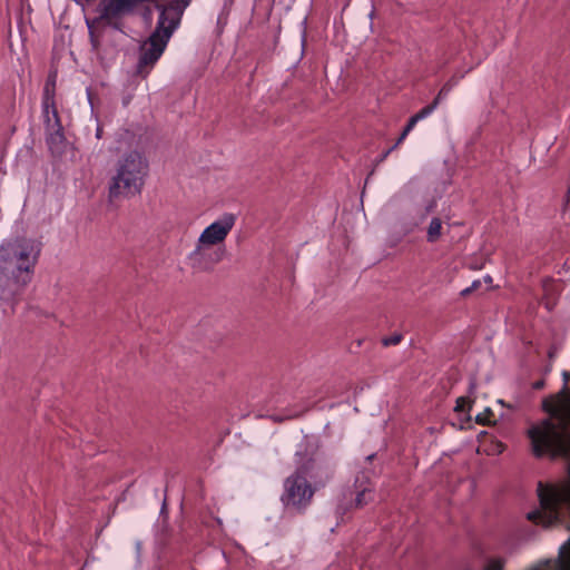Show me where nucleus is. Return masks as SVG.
Here are the masks:
<instances>
[{"label": "nucleus", "instance_id": "obj_1", "mask_svg": "<svg viewBox=\"0 0 570 570\" xmlns=\"http://www.w3.org/2000/svg\"><path fill=\"white\" fill-rule=\"evenodd\" d=\"M543 410L556 417L557 422L546 419L529 429L528 436L534 456L550 454L552 458H570V413H561L559 406L550 401L543 402Z\"/></svg>", "mask_w": 570, "mask_h": 570}, {"label": "nucleus", "instance_id": "obj_2", "mask_svg": "<svg viewBox=\"0 0 570 570\" xmlns=\"http://www.w3.org/2000/svg\"><path fill=\"white\" fill-rule=\"evenodd\" d=\"M149 164L139 151L132 150L124 155L117 163L116 175L109 183V199L139 195L148 175Z\"/></svg>", "mask_w": 570, "mask_h": 570}, {"label": "nucleus", "instance_id": "obj_3", "mask_svg": "<svg viewBox=\"0 0 570 570\" xmlns=\"http://www.w3.org/2000/svg\"><path fill=\"white\" fill-rule=\"evenodd\" d=\"M537 491L540 509L530 511L527 519L546 528L551 527L560 520L561 505L570 509V483L557 487L539 482Z\"/></svg>", "mask_w": 570, "mask_h": 570}, {"label": "nucleus", "instance_id": "obj_4", "mask_svg": "<svg viewBox=\"0 0 570 570\" xmlns=\"http://www.w3.org/2000/svg\"><path fill=\"white\" fill-rule=\"evenodd\" d=\"M41 244L29 238H16L0 246V268L33 275Z\"/></svg>", "mask_w": 570, "mask_h": 570}, {"label": "nucleus", "instance_id": "obj_5", "mask_svg": "<svg viewBox=\"0 0 570 570\" xmlns=\"http://www.w3.org/2000/svg\"><path fill=\"white\" fill-rule=\"evenodd\" d=\"M296 456L298 460L295 471L308 480L316 490L325 487L332 480L335 466L326 454L315 452L308 455L296 452Z\"/></svg>", "mask_w": 570, "mask_h": 570}, {"label": "nucleus", "instance_id": "obj_6", "mask_svg": "<svg viewBox=\"0 0 570 570\" xmlns=\"http://www.w3.org/2000/svg\"><path fill=\"white\" fill-rule=\"evenodd\" d=\"M315 491L308 480L294 471L283 482L281 502L286 510L302 513L312 503Z\"/></svg>", "mask_w": 570, "mask_h": 570}, {"label": "nucleus", "instance_id": "obj_7", "mask_svg": "<svg viewBox=\"0 0 570 570\" xmlns=\"http://www.w3.org/2000/svg\"><path fill=\"white\" fill-rule=\"evenodd\" d=\"M169 38H165L160 33L153 31L139 48V59L136 67V73L146 78L155 63L164 53Z\"/></svg>", "mask_w": 570, "mask_h": 570}, {"label": "nucleus", "instance_id": "obj_8", "mask_svg": "<svg viewBox=\"0 0 570 570\" xmlns=\"http://www.w3.org/2000/svg\"><path fill=\"white\" fill-rule=\"evenodd\" d=\"M8 275L0 277V301L9 303L11 308L18 302L26 286L31 282V274L19 272L16 269L7 271Z\"/></svg>", "mask_w": 570, "mask_h": 570}, {"label": "nucleus", "instance_id": "obj_9", "mask_svg": "<svg viewBox=\"0 0 570 570\" xmlns=\"http://www.w3.org/2000/svg\"><path fill=\"white\" fill-rule=\"evenodd\" d=\"M225 249L197 240L195 249L189 253L188 262L193 269L198 272H210L223 261Z\"/></svg>", "mask_w": 570, "mask_h": 570}, {"label": "nucleus", "instance_id": "obj_10", "mask_svg": "<svg viewBox=\"0 0 570 570\" xmlns=\"http://www.w3.org/2000/svg\"><path fill=\"white\" fill-rule=\"evenodd\" d=\"M155 8L159 11V17L154 31L170 39L179 27L184 12L171 0L166 3L155 1Z\"/></svg>", "mask_w": 570, "mask_h": 570}, {"label": "nucleus", "instance_id": "obj_11", "mask_svg": "<svg viewBox=\"0 0 570 570\" xmlns=\"http://www.w3.org/2000/svg\"><path fill=\"white\" fill-rule=\"evenodd\" d=\"M236 222L234 214H224L219 219L207 226L200 234L198 242L212 246L224 243Z\"/></svg>", "mask_w": 570, "mask_h": 570}, {"label": "nucleus", "instance_id": "obj_12", "mask_svg": "<svg viewBox=\"0 0 570 570\" xmlns=\"http://www.w3.org/2000/svg\"><path fill=\"white\" fill-rule=\"evenodd\" d=\"M348 493L351 497L354 494L355 498L351 500L350 505L343 512L353 508L362 509L374 500V488L364 473L356 476L353 490H348Z\"/></svg>", "mask_w": 570, "mask_h": 570}, {"label": "nucleus", "instance_id": "obj_13", "mask_svg": "<svg viewBox=\"0 0 570 570\" xmlns=\"http://www.w3.org/2000/svg\"><path fill=\"white\" fill-rule=\"evenodd\" d=\"M47 131V145L51 153H60L61 147L66 140L63 135V128L60 122V118L56 117L52 125H49V129Z\"/></svg>", "mask_w": 570, "mask_h": 570}, {"label": "nucleus", "instance_id": "obj_14", "mask_svg": "<svg viewBox=\"0 0 570 570\" xmlns=\"http://www.w3.org/2000/svg\"><path fill=\"white\" fill-rule=\"evenodd\" d=\"M554 563L556 570H570V539L560 547Z\"/></svg>", "mask_w": 570, "mask_h": 570}, {"label": "nucleus", "instance_id": "obj_15", "mask_svg": "<svg viewBox=\"0 0 570 570\" xmlns=\"http://www.w3.org/2000/svg\"><path fill=\"white\" fill-rule=\"evenodd\" d=\"M442 220L439 217H433L426 229L428 243H436L442 236Z\"/></svg>", "mask_w": 570, "mask_h": 570}, {"label": "nucleus", "instance_id": "obj_16", "mask_svg": "<svg viewBox=\"0 0 570 570\" xmlns=\"http://www.w3.org/2000/svg\"><path fill=\"white\" fill-rule=\"evenodd\" d=\"M56 91V75H49L42 91V99L45 100L46 108L52 105Z\"/></svg>", "mask_w": 570, "mask_h": 570}, {"label": "nucleus", "instance_id": "obj_17", "mask_svg": "<svg viewBox=\"0 0 570 570\" xmlns=\"http://www.w3.org/2000/svg\"><path fill=\"white\" fill-rule=\"evenodd\" d=\"M42 116L46 130L49 129V125H52L56 117H59L56 108V101L52 100V105L46 108L45 100L42 99Z\"/></svg>", "mask_w": 570, "mask_h": 570}, {"label": "nucleus", "instance_id": "obj_18", "mask_svg": "<svg viewBox=\"0 0 570 570\" xmlns=\"http://www.w3.org/2000/svg\"><path fill=\"white\" fill-rule=\"evenodd\" d=\"M436 107H438V101H432L430 105L422 108L419 112H416L412 117L416 121H420V120L426 118L428 116H430L436 109Z\"/></svg>", "mask_w": 570, "mask_h": 570}, {"label": "nucleus", "instance_id": "obj_19", "mask_svg": "<svg viewBox=\"0 0 570 570\" xmlns=\"http://www.w3.org/2000/svg\"><path fill=\"white\" fill-rule=\"evenodd\" d=\"M505 564L504 558H490L483 570H503Z\"/></svg>", "mask_w": 570, "mask_h": 570}, {"label": "nucleus", "instance_id": "obj_20", "mask_svg": "<svg viewBox=\"0 0 570 570\" xmlns=\"http://www.w3.org/2000/svg\"><path fill=\"white\" fill-rule=\"evenodd\" d=\"M402 340H403V335L402 334L394 333L391 336L383 337L382 338V344L384 346H393V345L400 344L402 342Z\"/></svg>", "mask_w": 570, "mask_h": 570}, {"label": "nucleus", "instance_id": "obj_21", "mask_svg": "<svg viewBox=\"0 0 570 570\" xmlns=\"http://www.w3.org/2000/svg\"><path fill=\"white\" fill-rule=\"evenodd\" d=\"M87 24H88V29H89V38H90V43L92 46V49L95 51H99L98 37L96 36L95 31L92 30L90 22H87Z\"/></svg>", "mask_w": 570, "mask_h": 570}, {"label": "nucleus", "instance_id": "obj_22", "mask_svg": "<svg viewBox=\"0 0 570 570\" xmlns=\"http://www.w3.org/2000/svg\"><path fill=\"white\" fill-rule=\"evenodd\" d=\"M481 286V282L478 279V281H474L471 286L464 288L461 291V295L462 296H468L469 294H471L472 292L476 291L479 287Z\"/></svg>", "mask_w": 570, "mask_h": 570}, {"label": "nucleus", "instance_id": "obj_23", "mask_svg": "<svg viewBox=\"0 0 570 570\" xmlns=\"http://www.w3.org/2000/svg\"><path fill=\"white\" fill-rule=\"evenodd\" d=\"M450 89L449 87H442L439 91V94L436 95V97L433 99V101H438V106L440 105V102L450 94Z\"/></svg>", "mask_w": 570, "mask_h": 570}, {"label": "nucleus", "instance_id": "obj_24", "mask_svg": "<svg viewBox=\"0 0 570 570\" xmlns=\"http://www.w3.org/2000/svg\"><path fill=\"white\" fill-rule=\"evenodd\" d=\"M463 77H464V75H461V76L454 75L443 86L449 87V89L452 90L453 87H455L458 85L459 80Z\"/></svg>", "mask_w": 570, "mask_h": 570}, {"label": "nucleus", "instance_id": "obj_25", "mask_svg": "<svg viewBox=\"0 0 570 570\" xmlns=\"http://www.w3.org/2000/svg\"><path fill=\"white\" fill-rule=\"evenodd\" d=\"M416 124L417 121L413 117H411L403 129V137H406Z\"/></svg>", "mask_w": 570, "mask_h": 570}, {"label": "nucleus", "instance_id": "obj_26", "mask_svg": "<svg viewBox=\"0 0 570 570\" xmlns=\"http://www.w3.org/2000/svg\"><path fill=\"white\" fill-rule=\"evenodd\" d=\"M175 7L185 12L186 8L190 4L191 0H171Z\"/></svg>", "mask_w": 570, "mask_h": 570}, {"label": "nucleus", "instance_id": "obj_27", "mask_svg": "<svg viewBox=\"0 0 570 570\" xmlns=\"http://www.w3.org/2000/svg\"><path fill=\"white\" fill-rule=\"evenodd\" d=\"M469 404V400L465 397H459L456 401L455 411H464L465 405Z\"/></svg>", "mask_w": 570, "mask_h": 570}, {"label": "nucleus", "instance_id": "obj_28", "mask_svg": "<svg viewBox=\"0 0 570 570\" xmlns=\"http://www.w3.org/2000/svg\"><path fill=\"white\" fill-rule=\"evenodd\" d=\"M562 376L564 380V384L562 386L561 394L568 397L567 382L570 380V372H563Z\"/></svg>", "mask_w": 570, "mask_h": 570}, {"label": "nucleus", "instance_id": "obj_29", "mask_svg": "<svg viewBox=\"0 0 570 570\" xmlns=\"http://www.w3.org/2000/svg\"><path fill=\"white\" fill-rule=\"evenodd\" d=\"M543 386H544V381L543 380H539V381H537V382H534L532 384V387L534 390H541V389H543Z\"/></svg>", "mask_w": 570, "mask_h": 570}, {"label": "nucleus", "instance_id": "obj_30", "mask_svg": "<svg viewBox=\"0 0 570 570\" xmlns=\"http://www.w3.org/2000/svg\"><path fill=\"white\" fill-rule=\"evenodd\" d=\"M389 155H390V150H385V151H384V153L379 157L377 163H382V161H384V160L387 158V156H389Z\"/></svg>", "mask_w": 570, "mask_h": 570}, {"label": "nucleus", "instance_id": "obj_31", "mask_svg": "<svg viewBox=\"0 0 570 570\" xmlns=\"http://www.w3.org/2000/svg\"><path fill=\"white\" fill-rule=\"evenodd\" d=\"M101 136H102V128L100 126H98L97 129H96V137L98 139H100Z\"/></svg>", "mask_w": 570, "mask_h": 570}, {"label": "nucleus", "instance_id": "obj_32", "mask_svg": "<svg viewBox=\"0 0 570 570\" xmlns=\"http://www.w3.org/2000/svg\"><path fill=\"white\" fill-rule=\"evenodd\" d=\"M476 422L478 423H481V424H485V419L483 417L482 414H478L476 415Z\"/></svg>", "mask_w": 570, "mask_h": 570}, {"label": "nucleus", "instance_id": "obj_33", "mask_svg": "<svg viewBox=\"0 0 570 570\" xmlns=\"http://www.w3.org/2000/svg\"><path fill=\"white\" fill-rule=\"evenodd\" d=\"M406 137H403V131L401 132L400 137L397 138V144H402V141L405 139Z\"/></svg>", "mask_w": 570, "mask_h": 570}, {"label": "nucleus", "instance_id": "obj_34", "mask_svg": "<svg viewBox=\"0 0 570 570\" xmlns=\"http://www.w3.org/2000/svg\"><path fill=\"white\" fill-rule=\"evenodd\" d=\"M399 145H400V144H397V141H396L392 147H390V148L387 149V150H390V154H391L395 148H397V146H399Z\"/></svg>", "mask_w": 570, "mask_h": 570}, {"label": "nucleus", "instance_id": "obj_35", "mask_svg": "<svg viewBox=\"0 0 570 570\" xmlns=\"http://www.w3.org/2000/svg\"><path fill=\"white\" fill-rule=\"evenodd\" d=\"M399 145H400V144H397V141H396L392 147H390V148L387 149V150H390V154H391L395 148H397V146H399Z\"/></svg>", "mask_w": 570, "mask_h": 570}, {"label": "nucleus", "instance_id": "obj_36", "mask_svg": "<svg viewBox=\"0 0 570 570\" xmlns=\"http://www.w3.org/2000/svg\"><path fill=\"white\" fill-rule=\"evenodd\" d=\"M566 197H567V202L569 203L570 202V185H569V188L567 190Z\"/></svg>", "mask_w": 570, "mask_h": 570}, {"label": "nucleus", "instance_id": "obj_37", "mask_svg": "<svg viewBox=\"0 0 570 570\" xmlns=\"http://www.w3.org/2000/svg\"><path fill=\"white\" fill-rule=\"evenodd\" d=\"M489 414H492L491 410L490 409H487L485 411V415H489Z\"/></svg>", "mask_w": 570, "mask_h": 570}, {"label": "nucleus", "instance_id": "obj_38", "mask_svg": "<svg viewBox=\"0 0 570 570\" xmlns=\"http://www.w3.org/2000/svg\"><path fill=\"white\" fill-rule=\"evenodd\" d=\"M490 281H491V277H490V276H488V277L485 278V282H490Z\"/></svg>", "mask_w": 570, "mask_h": 570}, {"label": "nucleus", "instance_id": "obj_39", "mask_svg": "<svg viewBox=\"0 0 570 570\" xmlns=\"http://www.w3.org/2000/svg\"><path fill=\"white\" fill-rule=\"evenodd\" d=\"M297 415H289L287 416L288 419H293V417H296Z\"/></svg>", "mask_w": 570, "mask_h": 570}]
</instances>
